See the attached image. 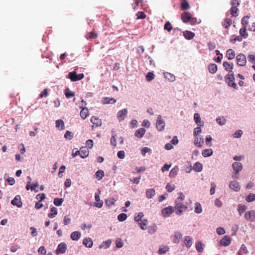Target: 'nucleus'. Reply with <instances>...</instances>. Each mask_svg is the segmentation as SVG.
<instances>
[{
	"mask_svg": "<svg viewBox=\"0 0 255 255\" xmlns=\"http://www.w3.org/2000/svg\"><path fill=\"white\" fill-rule=\"evenodd\" d=\"M181 19L184 23H190L193 25L197 22V18L193 17L192 15L188 11L182 13L181 15Z\"/></svg>",
	"mask_w": 255,
	"mask_h": 255,
	"instance_id": "nucleus-1",
	"label": "nucleus"
},
{
	"mask_svg": "<svg viewBox=\"0 0 255 255\" xmlns=\"http://www.w3.org/2000/svg\"><path fill=\"white\" fill-rule=\"evenodd\" d=\"M84 77L83 73L77 74L75 72H71L68 74V78L73 82L82 79Z\"/></svg>",
	"mask_w": 255,
	"mask_h": 255,
	"instance_id": "nucleus-2",
	"label": "nucleus"
},
{
	"mask_svg": "<svg viewBox=\"0 0 255 255\" xmlns=\"http://www.w3.org/2000/svg\"><path fill=\"white\" fill-rule=\"evenodd\" d=\"M174 209L176 210V214L180 215L187 209V207L181 203H176Z\"/></svg>",
	"mask_w": 255,
	"mask_h": 255,
	"instance_id": "nucleus-3",
	"label": "nucleus"
},
{
	"mask_svg": "<svg viewBox=\"0 0 255 255\" xmlns=\"http://www.w3.org/2000/svg\"><path fill=\"white\" fill-rule=\"evenodd\" d=\"M236 60L238 65L241 66H244L247 63V58L246 56L242 53L238 54L236 57Z\"/></svg>",
	"mask_w": 255,
	"mask_h": 255,
	"instance_id": "nucleus-4",
	"label": "nucleus"
},
{
	"mask_svg": "<svg viewBox=\"0 0 255 255\" xmlns=\"http://www.w3.org/2000/svg\"><path fill=\"white\" fill-rule=\"evenodd\" d=\"M174 211V208L169 206L166 208H163L161 211V213L163 217H168Z\"/></svg>",
	"mask_w": 255,
	"mask_h": 255,
	"instance_id": "nucleus-5",
	"label": "nucleus"
},
{
	"mask_svg": "<svg viewBox=\"0 0 255 255\" xmlns=\"http://www.w3.org/2000/svg\"><path fill=\"white\" fill-rule=\"evenodd\" d=\"M233 168L235 172V174L233 175L232 177L234 178H238L237 174L242 170L243 168L242 164L240 162H234L232 165Z\"/></svg>",
	"mask_w": 255,
	"mask_h": 255,
	"instance_id": "nucleus-6",
	"label": "nucleus"
},
{
	"mask_svg": "<svg viewBox=\"0 0 255 255\" xmlns=\"http://www.w3.org/2000/svg\"><path fill=\"white\" fill-rule=\"evenodd\" d=\"M91 122L92 123V129H93L94 128L101 126L102 124L101 120L95 116L91 117Z\"/></svg>",
	"mask_w": 255,
	"mask_h": 255,
	"instance_id": "nucleus-7",
	"label": "nucleus"
},
{
	"mask_svg": "<svg viewBox=\"0 0 255 255\" xmlns=\"http://www.w3.org/2000/svg\"><path fill=\"white\" fill-rule=\"evenodd\" d=\"M245 218L248 221H255V211L252 210L246 212L245 214Z\"/></svg>",
	"mask_w": 255,
	"mask_h": 255,
	"instance_id": "nucleus-8",
	"label": "nucleus"
},
{
	"mask_svg": "<svg viewBox=\"0 0 255 255\" xmlns=\"http://www.w3.org/2000/svg\"><path fill=\"white\" fill-rule=\"evenodd\" d=\"M165 126V122L162 120L161 116L159 115L157 117V120L156 122L157 129L159 131H162L164 129Z\"/></svg>",
	"mask_w": 255,
	"mask_h": 255,
	"instance_id": "nucleus-9",
	"label": "nucleus"
},
{
	"mask_svg": "<svg viewBox=\"0 0 255 255\" xmlns=\"http://www.w3.org/2000/svg\"><path fill=\"white\" fill-rule=\"evenodd\" d=\"M11 203L13 206H16L18 208L22 206V202L19 195H16L14 198L11 201Z\"/></svg>",
	"mask_w": 255,
	"mask_h": 255,
	"instance_id": "nucleus-10",
	"label": "nucleus"
},
{
	"mask_svg": "<svg viewBox=\"0 0 255 255\" xmlns=\"http://www.w3.org/2000/svg\"><path fill=\"white\" fill-rule=\"evenodd\" d=\"M67 249V245L64 243H60L56 250V254H64L66 252Z\"/></svg>",
	"mask_w": 255,
	"mask_h": 255,
	"instance_id": "nucleus-11",
	"label": "nucleus"
},
{
	"mask_svg": "<svg viewBox=\"0 0 255 255\" xmlns=\"http://www.w3.org/2000/svg\"><path fill=\"white\" fill-rule=\"evenodd\" d=\"M182 238V234L178 231L175 232L174 235L171 237L173 242L175 244H179Z\"/></svg>",
	"mask_w": 255,
	"mask_h": 255,
	"instance_id": "nucleus-12",
	"label": "nucleus"
},
{
	"mask_svg": "<svg viewBox=\"0 0 255 255\" xmlns=\"http://www.w3.org/2000/svg\"><path fill=\"white\" fill-rule=\"evenodd\" d=\"M230 188L235 192H238L240 190V186L239 182L237 181L230 182L229 184Z\"/></svg>",
	"mask_w": 255,
	"mask_h": 255,
	"instance_id": "nucleus-13",
	"label": "nucleus"
},
{
	"mask_svg": "<svg viewBox=\"0 0 255 255\" xmlns=\"http://www.w3.org/2000/svg\"><path fill=\"white\" fill-rule=\"evenodd\" d=\"M194 144L197 147H201L204 144V138L202 136H195Z\"/></svg>",
	"mask_w": 255,
	"mask_h": 255,
	"instance_id": "nucleus-14",
	"label": "nucleus"
},
{
	"mask_svg": "<svg viewBox=\"0 0 255 255\" xmlns=\"http://www.w3.org/2000/svg\"><path fill=\"white\" fill-rule=\"evenodd\" d=\"M231 243V238L228 236H224L220 241V244L223 246H228Z\"/></svg>",
	"mask_w": 255,
	"mask_h": 255,
	"instance_id": "nucleus-15",
	"label": "nucleus"
},
{
	"mask_svg": "<svg viewBox=\"0 0 255 255\" xmlns=\"http://www.w3.org/2000/svg\"><path fill=\"white\" fill-rule=\"evenodd\" d=\"M80 156L82 158H85L87 157L89 155V150L85 146H83L80 149Z\"/></svg>",
	"mask_w": 255,
	"mask_h": 255,
	"instance_id": "nucleus-16",
	"label": "nucleus"
},
{
	"mask_svg": "<svg viewBox=\"0 0 255 255\" xmlns=\"http://www.w3.org/2000/svg\"><path fill=\"white\" fill-rule=\"evenodd\" d=\"M102 102L103 104H113L116 102V100L113 98L104 97Z\"/></svg>",
	"mask_w": 255,
	"mask_h": 255,
	"instance_id": "nucleus-17",
	"label": "nucleus"
},
{
	"mask_svg": "<svg viewBox=\"0 0 255 255\" xmlns=\"http://www.w3.org/2000/svg\"><path fill=\"white\" fill-rule=\"evenodd\" d=\"M127 114L128 110L126 109H124L118 113L117 117L120 120H123Z\"/></svg>",
	"mask_w": 255,
	"mask_h": 255,
	"instance_id": "nucleus-18",
	"label": "nucleus"
},
{
	"mask_svg": "<svg viewBox=\"0 0 255 255\" xmlns=\"http://www.w3.org/2000/svg\"><path fill=\"white\" fill-rule=\"evenodd\" d=\"M183 36L186 39L190 40L194 38L195 33L190 31L186 30L183 32Z\"/></svg>",
	"mask_w": 255,
	"mask_h": 255,
	"instance_id": "nucleus-19",
	"label": "nucleus"
},
{
	"mask_svg": "<svg viewBox=\"0 0 255 255\" xmlns=\"http://www.w3.org/2000/svg\"><path fill=\"white\" fill-rule=\"evenodd\" d=\"M145 132V129L144 128H139L135 131L134 135L138 138H141L143 136Z\"/></svg>",
	"mask_w": 255,
	"mask_h": 255,
	"instance_id": "nucleus-20",
	"label": "nucleus"
},
{
	"mask_svg": "<svg viewBox=\"0 0 255 255\" xmlns=\"http://www.w3.org/2000/svg\"><path fill=\"white\" fill-rule=\"evenodd\" d=\"M83 244L87 248H91L93 245V241L90 238L84 239L83 241Z\"/></svg>",
	"mask_w": 255,
	"mask_h": 255,
	"instance_id": "nucleus-21",
	"label": "nucleus"
},
{
	"mask_svg": "<svg viewBox=\"0 0 255 255\" xmlns=\"http://www.w3.org/2000/svg\"><path fill=\"white\" fill-rule=\"evenodd\" d=\"M223 66L227 71L231 72L233 69L234 65L233 63H229L228 62H224L223 63Z\"/></svg>",
	"mask_w": 255,
	"mask_h": 255,
	"instance_id": "nucleus-22",
	"label": "nucleus"
},
{
	"mask_svg": "<svg viewBox=\"0 0 255 255\" xmlns=\"http://www.w3.org/2000/svg\"><path fill=\"white\" fill-rule=\"evenodd\" d=\"M226 56L229 60L233 59L235 57V52L232 49H229L226 52Z\"/></svg>",
	"mask_w": 255,
	"mask_h": 255,
	"instance_id": "nucleus-23",
	"label": "nucleus"
},
{
	"mask_svg": "<svg viewBox=\"0 0 255 255\" xmlns=\"http://www.w3.org/2000/svg\"><path fill=\"white\" fill-rule=\"evenodd\" d=\"M155 195V191L154 189L150 188L146 190V196L148 199L152 198Z\"/></svg>",
	"mask_w": 255,
	"mask_h": 255,
	"instance_id": "nucleus-24",
	"label": "nucleus"
},
{
	"mask_svg": "<svg viewBox=\"0 0 255 255\" xmlns=\"http://www.w3.org/2000/svg\"><path fill=\"white\" fill-rule=\"evenodd\" d=\"M56 127L60 130L65 128V124L63 120H58L56 121Z\"/></svg>",
	"mask_w": 255,
	"mask_h": 255,
	"instance_id": "nucleus-25",
	"label": "nucleus"
},
{
	"mask_svg": "<svg viewBox=\"0 0 255 255\" xmlns=\"http://www.w3.org/2000/svg\"><path fill=\"white\" fill-rule=\"evenodd\" d=\"M192 238L190 236H186L185 237L184 242L187 248H189L192 246Z\"/></svg>",
	"mask_w": 255,
	"mask_h": 255,
	"instance_id": "nucleus-26",
	"label": "nucleus"
},
{
	"mask_svg": "<svg viewBox=\"0 0 255 255\" xmlns=\"http://www.w3.org/2000/svg\"><path fill=\"white\" fill-rule=\"evenodd\" d=\"M81 233L78 231H75L71 233L70 237L73 241H77L81 237Z\"/></svg>",
	"mask_w": 255,
	"mask_h": 255,
	"instance_id": "nucleus-27",
	"label": "nucleus"
},
{
	"mask_svg": "<svg viewBox=\"0 0 255 255\" xmlns=\"http://www.w3.org/2000/svg\"><path fill=\"white\" fill-rule=\"evenodd\" d=\"M203 169L202 164L199 162H196L193 167V169L196 172H201Z\"/></svg>",
	"mask_w": 255,
	"mask_h": 255,
	"instance_id": "nucleus-28",
	"label": "nucleus"
},
{
	"mask_svg": "<svg viewBox=\"0 0 255 255\" xmlns=\"http://www.w3.org/2000/svg\"><path fill=\"white\" fill-rule=\"evenodd\" d=\"M213 153V150L211 148L204 149L202 152V155L205 157H209L211 156Z\"/></svg>",
	"mask_w": 255,
	"mask_h": 255,
	"instance_id": "nucleus-29",
	"label": "nucleus"
},
{
	"mask_svg": "<svg viewBox=\"0 0 255 255\" xmlns=\"http://www.w3.org/2000/svg\"><path fill=\"white\" fill-rule=\"evenodd\" d=\"M204 245L200 241L197 242L196 244V249L199 253H202L204 251Z\"/></svg>",
	"mask_w": 255,
	"mask_h": 255,
	"instance_id": "nucleus-30",
	"label": "nucleus"
},
{
	"mask_svg": "<svg viewBox=\"0 0 255 255\" xmlns=\"http://www.w3.org/2000/svg\"><path fill=\"white\" fill-rule=\"evenodd\" d=\"M95 197V200L97 202V203L95 204V206L99 208H101L103 206V202L100 200L98 194H96Z\"/></svg>",
	"mask_w": 255,
	"mask_h": 255,
	"instance_id": "nucleus-31",
	"label": "nucleus"
},
{
	"mask_svg": "<svg viewBox=\"0 0 255 255\" xmlns=\"http://www.w3.org/2000/svg\"><path fill=\"white\" fill-rule=\"evenodd\" d=\"M208 69L210 73L214 74L217 71V66L215 64H210L209 65Z\"/></svg>",
	"mask_w": 255,
	"mask_h": 255,
	"instance_id": "nucleus-32",
	"label": "nucleus"
},
{
	"mask_svg": "<svg viewBox=\"0 0 255 255\" xmlns=\"http://www.w3.org/2000/svg\"><path fill=\"white\" fill-rule=\"evenodd\" d=\"M88 109L87 108H84L80 112V116L83 119H85L88 115Z\"/></svg>",
	"mask_w": 255,
	"mask_h": 255,
	"instance_id": "nucleus-33",
	"label": "nucleus"
},
{
	"mask_svg": "<svg viewBox=\"0 0 255 255\" xmlns=\"http://www.w3.org/2000/svg\"><path fill=\"white\" fill-rule=\"evenodd\" d=\"M57 214V209L56 208L53 207L51 208L50 213L48 215V217L50 218H54Z\"/></svg>",
	"mask_w": 255,
	"mask_h": 255,
	"instance_id": "nucleus-34",
	"label": "nucleus"
},
{
	"mask_svg": "<svg viewBox=\"0 0 255 255\" xmlns=\"http://www.w3.org/2000/svg\"><path fill=\"white\" fill-rule=\"evenodd\" d=\"M116 201V199L114 198H109L106 200L105 203L108 207H111L115 204Z\"/></svg>",
	"mask_w": 255,
	"mask_h": 255,
	"instance_id": "nucleus-35",
	"label": "nucleus"
},
{
	"mask_svg": "<svg viewBox=\"0 0 255 255\" xmlns=\"http://www.w3.org/2000/svg\"><path fill=\"white\" fill-rule=\"evenodd\" d=\"M190 6L187 0H184L181 3V9L182 10H185L189 9Z\"/></svg>",
	"mask_w": 255,
	"mask_h": 255,
	"instance_id": "nucleus-36",
	"label": "nucleus"
},
{
	"mask_svg": "<svg viewBox=\"0 0 255 255\" xmlns=\"http://www.w3.org/2000/svg\"><path fill=\"white\" fill-rule=\"evenodd\" d=\"M232 24V20L229 18H226L224 20V21L222 23V25L225 28H228Z\"/></svg>",
	"mask_w": 255,
	"mask_h": 255,
	"instance_id": "nucleus-37",
	"label": "nucleus"
},
{
	"mask_svg": "<svg viewBox=\"0 0 255 255\" xmlns=\"http://www.w3.org/2000/svg\"><path fill=\"white\" fill-rule=\"evenodd\" d=\"M247 209V207L245 205H242L239 204L238 206V211L240 215H242L243 213H244Z\"/></svg>",
	"mask_w": 255,
	"mask_h": 255,
	"instance_id": "nucleus-38",
	"label": "nucleus"
},
{
	"mask_svg": "<svg viewBox=\"0 0 255 255\" xmlns=\"http://www.w3.org/2000/svg\"><path fill=\"white\" fill-rule=\"evenodd\" d=\"M65 95L66 98L68 99L74 97L75 93L74 92L70 91L69 88H67L65 90Z\"/></svg>",
	"mask_w": 255,
	"mask_h": 255,
	"instance_id": "nucleus-39",
	"label": "nucleus"
},
{
	"mask_svg": "<svg viewBox=\"0 0 255 255\" xmlns=\"http://www.w3.org/2000/svg\"><path fill=\"white\" fill-rule=\"evenodd\" d=\"M178 170H179V169L177 166L174 167L173 168H172L170 170V173H169V176L171 177H175L177 175V174L178 172Z\"/></svg>",
	"mask_w": 255,
	"mask_h": 255,
	"instance_id": "nucleus-40",
	"label": "nucleus"
},
{
	"mask_svg": "<svg viewBox=\"0 0 255 255\" xmlns=\"http://www.w3.org/2000/svg\"><path fill=\"white\" fill-rule=\"evenodd\" d=\"M240 34L243 38H246L248 36V34L247 32V27H243L240 30Z\"/></svg>",
	"mask_w": 255,
	"mask_h": 255,
	"instance_id": "nucleus-41",
	"label": "nucleus"
},
{
	"mask_svg": "<svg viewBox=\"0 0 255 255\" xmlns=\"http://www.w3.org/2000/svg\"><path fill=\"white\" fill-rule=\"evenodd\" d=\"M97 37V34L94 31L89 32L87 34L86 37L88 39L96 38Z\"/></svg>",
	"mask_w": 255,
	"mask_h": 255,
	"instance_id": "nucleus-42",
	"label": "nucleus"
},
{
	"mask_svg": "<svg viewBox=\"0 0 255 255\" xmlns=\"http://www.w3.org/2000/svg\"><path fill=\"white\" fill-rule=\"evenodd\" d=\"M104 172L103 170H98L96 174H95V176L98 179V180H101L102 179V178L104 177Z\"/></svg>",
	"mask_w": 255,
	"mask_h": 255,
	"instance_id": "nucleus-43",
	"label": "nucleus"
},
{
	"mask_svg": "<svg viewBox=\"0 0 255 255\" xmlns=\"http://www.w3.org/2000/svg\"><path fill=\"white\" fill-rule=\"evenodd\" d=\"M249 18V16H245L243 17L241 20L242 24L243 25V27H247V25L249 23L248 21V18Z\"/></svg>",
	"mask_w": 255,
	"mask_h": 255,
	"instance_id": "nucleus-44",
	"label": "nucleus"
},
{
	"mask_svg": "<svg viewBox=\"0 0 255 255\" xmlns=\"http://www.w3.org/2000/svg\"><path fill=\"white\" fill-rule=\"evenodd\" d=\"M246 200L248 202L255 201V194L251 193L246 198Z\"/></svg>",
	"mask_w": 255,
	"mask_h": 255,
	"instance_id": "nucleus-45",
	"label": "nucleus"
},
{
	"mask_svg": "<svg viewBox=\"0 0 255 255\" xmlns=\"http://www.w3.org/2000/svg\"><path fill=\"white\" fill-rule=\"evenodd\" d=\"M217 123L221 126L224 125L226 124V120L223 117H219L216 119Z\"/></svg>",
	"mask_w": 255,
	"mask_h": 255,
	"instance_id": "nucleus-46",
	"label": "nucleus"
},
{
	"mask_svg": "<svg viewBox=\"0 0 255 255\" xmlns=\"http://www.w3.org/2000/svg\"><path fill=\"white\" fill-rule=\"evenodd\" d=\"M127 215L125 213H121L118 216V219L120 222H123L127 219Z\"/></svg>",
	"mask_w": 255,
	"mask_h": 255,
	"instance_id": "nucleus-47",
	"label": "nucleus"
},
{
	"mask_svg": "<svg viewBox=\"0 0 255 255\" xmlns=\"http://www.w3.org/2000/svg\"><path fill=\"white\" fill-rule=\"evenodd\" d=\"M235 78L233 73H229L225 77V80L226 82H228L229 81L234 80Z\"/></svg>",
	"mask_w": 255,
	"mask_h": 255,
	"instance_id": "nucleus-48",
	"label": "nucleus"
},
{
	"mask_svg": "<svg viewBox=\"0 0 255 255\" xmlns=\"http://www.w3.org/2000/svg\"><path fill=\"white\" fill-rule=\"evenodd\" d=\"M63 202V200L62 198H56L54 200V204L55 205L57 206H60L62 205Z\"/></svg>",
	"mask_w": 255,
	"mask_h": 255,
	"instance_id": "nucleus-49",
	"label": "nucleus"
},
{
	"mask_svg": "<svg viewBox=\"0 0 255 255\" xmlns=\"http://www.w3.org/2000/svg\"><path fill=\"white\" fill-rule=\"evenodd\" d=\"M202 211V209L201 208V206L199 203H195V212L196 213L199 214L201 213Z\"/></svg>",
	"mask_w": 255,
	"mask_h": 255,
	"instance_id": "nucleus-50",
	"label": "nucleus"
},
{
	"mask_svg": "<svg viewBox=\"0 0 255 255\" xmlns=\"http://www.w3.org/2000/svg\"><path fill=\"white\" fill-rule=\"evenodd\" d=\"M111 241L110 240H109L107 241H105V242H104L103 243H102V245H101L100 246V248H102L103 247H104L105 248L107 249L108 248H109L111 244Z\"/></svg>",
	"mask_w": 255,
	"mask_h": 255,
	"instance_id": "nucleus-51",
	"label": "nucleus"
},
{
	"mask_svg": "<svg viewBox=\"0 0 255 255\" xmlns=\"http://www.w3.org/2000/svg\"><path fill=\"white\" fill-rule=\"evenodd\" d=\"M64 137L67 139L71 140L73 137V134L72 132L67 130L65 133Z\"/></svg>",
	"mask_w": 255,
	"mask_h": 255,
	"instance_id": "nucleus-52",
	"label": "nucleus"
},
{
	"mask_svg": "<svg viewBox=\"0 0 255 255\" xmlns=\"http://www.w3.org/2000/svg\"><path fill=\"white\" fill-rule=\"evenodd\" d=\"M143 217V214L142 212L139 213L137 215H135L134 220L135 222H138L141 221L142 218Z\"/></svg>",
	"mask_w": 255,
	"mask_h": 255,
	"instance_id": "nucleus-53",
	"label": "nucleus"
},
{
	"mask_svg": "<svg viewBox=\"0 0 255 255\" xmlns=\"http://www.w3.org/2000/svg\"><path fill=\"white\" fill-rule=\"evenodd\" d=\"M140 228L142 230H145L147 229V220H143L141 221V222L139 223Z\"/></svg>",
	"mask_w": 255,
	"mask_h": 255,
	"instance_id": "nucleus-54",
	"label": "nucleus"
},
{
	"mask_svg": "<svg viewBox=\"0 0 255 255\" xmlns=\"http://www.w3.org/2000/svg\"><path fill=\"white\" fill-rule=\"evenodd\" d=\"M164 28L165 30H167L168 31L170 32L173 28L172 26L171 23L169 21H167L165 23Z\"/></svg>",
	"mask_w": 255,
	"mask_h": 255,
	"instance_id": "nucleus-55",
	"label": "nucleus"
},
{
	"mask_svg": "<svg viewBox=\"0 0 255 255\" xmlns=\"http://www.w3.org/2000/svg\"><path fill=\"white\" fill-rule=\"evenodd\" d=\"M248 60L252 63H255V55L252 53L249 54L248 56Z\"/></svg>",
	"mask_w": 255,
	"mask_h": 255,
	"instance_id": "nucleus-56",
	"label": "nucleus"
},
{
	"mask_svg": "<svg viewBox=\"0 0 255 255\" xmlns=\"http://www.w3.org/2000/svg\"><path fill=\"white\" fill-rule=\"evenodd\" d=\"M136 19H144L146 17V14L143 11H138L136 14Z\"/></svg>",
	"mask_w": 255,
	"mask_h": 255,
	"instance_id": "nucleus-57",
	"label": "nucleus"
},
{
	"mask_svg": "<svg viewBox=\"0 0 255 255\" xmlns=\"http://www.w3.org/2000/svg\"><path fill=\"white\" fill-rule=\"evenodd\" d=\"M38 252L39 255H45L46 254V250L44 247L41 246L38 250Z\"/></svg>",
	"mask_w": 255,
	"mask_h": 255,
	"instance_id": "nucleus-58",
	"label": "nucleus"
},
{
	"mask_svg": "<svg viewBox=\"0 0 255 255\" xmlns=\"http://www.w3.org/2000/svg\"><path fill=\"white\" fill-rule=\"evenodd\" d=\"M169 250V248L167 246H165L163 248H159L158 250V253L159 254H164Z\"/></svg>",
	"mask_w": 255,
	"mask_h": 255,
	"instance_id": "nucleus-59",
	"label": "nucleus"
},
{
	"mask_svg": "<svg viewBox=\"0 0 255 255\" xmlns=\"http://www.w3.org/2000/svg\"><path fill=\"white\" fill-rule=\"evenodd\" d=\"M238 11V8L236 6H232V7L230 9L231 14L233 16H236V14Z\"/></svg>",
	"mask_w": 255,
	"mask_h": 255,
	"instance_id": "nucleus-60",
	"label": "nucleus"
},
{
	"mask_svg": "<svg viewBox=\"0 0 255 255\" xmlns=\"http://www.w3.org/2000/svg\"><path fill=\"white\" fill-rule=\"evenodd\" d=\"M175 185L173 184H167L166 189L169 192H171L175 189Z\"/></svg>",
	"mask_w": 255,
	"mask_h": 255,
	"instance_id": "nucleus-61",
	"label": "nucleus"
},
{
	"mask_svg": "<svg viewBox=\"0 0 255 255\" xmlns=\"http://www.w3.org/2000/svg\"><path fill=\"white\" fill-rule=\"evenodd\" d=\"M194 119L195 121V122L197 124H199V123H201V119L200 117V115L198 113H195L194 115Z\"/></svg>",
	"mask_w": 255,
	"mask_h": 255,
	"instance_id": "nucleus-62",
	"label": "nucleus"
},
{
	"mask_svg": "<svg viewBox=\"0 0 255 255\" xmlns=\"http://www.w3.org/2000/svg\"><path fill=\"white\" fill-rule=\"evenodd\" d=\"M212 140V138L211 135H207L206 137V143L209 146H212L211 141Z\"/></svg>",
	"mask_w": 255,
	"mask_h": 255,
	"instance_id": "nucleus-63",
	"label": "nucleus"
},
{
	"mask_svg": "<svg viewBox=\"0 0 255 255\" xmlns=\"http://www.w3.org/2000/svg\"><path fill=\"white\" fill-rule=\"evenodd\" d=\"M154 78V75L151 72H148L146 76L147 81H150Z\"/></svg>",
	"mask_w": 255,
	"mask_h": 255,
	"instance_id": "nucleus-64",
	"label": "nucleus"
}]
</instances>
